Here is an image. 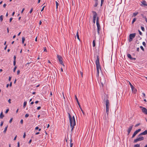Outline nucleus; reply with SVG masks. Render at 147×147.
Instances as JSON below:
<instances>
[{
	"label": "nucleus",
	"mask_w": 147,
	"mask_h": 147,
	"mask_svg": "<svg viewBox=\"0 0 147 147\" xmlns=\"http://www.w3.org/2000/svg\"><path fill=\"white\" fill-rule=\"evenodd\" d=\"M96 67L97 71V74L96 76L98 77L99 76V70H101V67L100 65L99 58V56H97V59L96 61Z\"/></svg>",
	"instance_id": "1"
},
{
	"label": "nucleus",
	"mask_w": 147,
	"mask_h": 147,
	"mask_svg": "<svg viewBox=\"0 0 147 147\" xmlns=\"http://www.w3.org/2000/svg\"><path fill=\"white\" fill-rule=\"evenodd\" d=\"M106 102V111L107 115L109 113V101L108 99H107L105 100Z\"/></svg>",
	"instance_id": "2"
},
{
	"label": "nucleus",
	"mask_w": 147,
	"mask_h": 147,
	"mask_svg": "<svg viewBox=\"0 0 147 147\" xmlns=\"http://www.w3.org/2000/svg\"><path fill=\"white\" fill-rule=\"evenodd\" d=\"M99 18L98 17H97L96 19V24L97 28V33L98 34H99V31L100 29V27L99 23Z\"/></svg>",
	"instance_id": "3"
},
{
	"label": "nucleus",
	"mask_w": 147,
	"mask_h": 147,
	"mask_svg": "<svg viewBox=\"0 0 147 147\" xmlns=\"http://www.w3.org/2000/svg\"><path fill=\"white\" fill-rule=\"evenodd\" d=\"M136 35V33H133L130 34L129 35V42H130L134 38Z\"/></svg>",
	"instance_id": "4"
},
{
	"label": "nucleus",
	"mask_w": 147,
	"mask_h": 147,
	"mask_svg": "<svg viewBox=\"0 0 147 147\" xmlns=\"http://www.w3.org/2000/svg\"><path fill=\"white\" fill-rule=\"evenodd\" d=\"M138 137V138L134 140V143H135L139 141H140L144 140V138L143 137H141V136Z\"/></svg>",
	"instance_id": "5"
},
{
	"label": "nucleus",
	"mask_w": 147,
	"mask_h": 147,
	"mask_svg": "<svg viewBox=\"0 0 147 147\" xmlns=\"http://www.w3.org/2000/svg\"><path fill=\"white\" fill-rule=\"evenodd\" d=\"M70 126L71 128V131L72 132V131L74 128V126L76 125L75 121H73L70 122Z\"/></svg>",
	"instance_id": "6"
},
{
	"label": "nucleus",
	"mask_w": 147,
	"mask_h": 147,
	"mask_svg": "<svg viewBox=\"0 0 147 147\" xmlns=\"http://www.w3.org/2000/svg\"><path fill=\"white\" fill-rule=\"evenodd\" d=\"M57 58H58L60 63L63 66H64L62 61V57L60 55H57Z\"/></svg>",
	"instance_id": "7"
},
{
	"label": "nucleus",
	"mask_w": 147,
	"mask_h": 147,
	"mask_svg": "<svg viewBox=\"0 0 147 147\" xmlns=\"http://www.w3.org/2000/svg\"><path fill=\"white\" fill-rule=\"evenodd\" d=\"M140 108L141 109L142 112L145 114H147V109L145 107L142 106H140Z\"/></svg>",
	"instance_id": "8"
},
{
	"label": "nucleus",
	"mask_w": 147,
	"mask_h": 147,
	"mask_svg": "<svg viewBox=\"0 0 147 147\" xmlns=\"http://www.w3.org/2000/svg\"><path fill=\"white\" fill-rule=\"evenodd\" d=\"M141 130V129H138L134 133L132 136V138H134L136 136V135L138 134V133L140 132Z\"/></svg>",
	"instance_id": "9"
},
{
	"label": "nucleus",
	"mask_w": 147,
	"mask_h": 147,
	"mask_svg": "<svg viewBox=\"0 0 147 147\" xmlns=\"http://www.w3.org/2000/svg\"><path fill=\"white\" fill-rule=\"evenodd\" d=\"M68 116L69 118L70 122L73 121L74 120L75 121V117L74 116H73L72 118L69 113H68Z\"/></svg>",
	"instance_id": "10"
},
{
	"label": "nucleus",
	"mask_w": 147,
	"mask_h": 147,
	"mask_svg": "<svg viewBox=\"0 0 147 147\" xmlns=\"http://www.w3.org/2000/svg\"><path fill=\"white\" fill-rule=\"evenodd\" d=\"M133 125H132L131 126H130L129 127L127 131L128 132V135H129L130 133V132L131 131L132 128H133Z\"/></svg>",
	"instance_id": "11"
},
{
	"label": "nucleus",
	"mask_w": 147,
	"mask_h": 147,
	"mask_svg": "<svg viewBox=\"0 0 147 147\" xmlns=\"http://www.w3.org/2000/svg\"><path fill=\"white\" fill-rule=\"evenodd\" d=\"M92 12L93 14V18L96 19V18L97 17V14L94 11H92Z\"/></svg>",
	"instance_id": "12"
},
{
	"label": "nucleus",
	"mask_w": 147,
	"mask_h": 147,
	"mask_svg": "<svg viewBox=\"0 0 147 147\" xmlns=\"http://www.w3.org/2000/svg\"><path fill=\"white\" fill-rule=\"evenodd\" d=\"M147 134V130H145L142 133L140 134L138 136H140L142 135H145Z\"/></svg>",
	"instance_id": "13"
},
{
	"label": "nucleus",
	"mask_w": 147,
	"mask_h": 147,
	"mask_svg": "<svg viewBox=\"0 0 147 147\" xmlns=\"http://www.w3.org/2000/svg\"><path fill=\"white\" fill-rule=\"evenodd\" d=\"M142 5H144V7H147V4L146 2L145 1H143L141 2Z\"/></svg>",
	"instance_id": "14"
},
{
	"label": "nucleus",
	"mask_w": 147,
	"mask_h": 147,
	"mask_svg": "<svg viewBox=\"0 0 147 147\" xmlns=\"http://www.w3.org/2000/svg\"><path fill=\"white\" fill-rule=\"evenodd\" d=\"M75 99L77 102V103L78 104V105L80 107V103L78 101V99L77 98V96H76V95H75Z\"/></svg>",
	"instance_id": "15"
},
{
	"label": "nucleus",
	"mask_w": 147,
	"mask_h": 147,
	"mask_svg": "<svg viewBox=\"0 0 147 147\" xmlns=\"http://www.w3.org/2000/svg\"><path fill=\"white\" fill-rule=\"evenodd\" d=\"M133 88H131L132 91L133 92H134V93H135L137 91V90L134 86L133 87Z\"/></svg>",
	"instance_id": "16"
},
{
	"label": "nucleus",
	"mask_w": 147,
	"mask_h": 147,
	"mask_svg": "<svg viewBox=\"0 0 147 147\" xmlns=\"http://www.w3.org/2000/svg\"><path fill=\"white\" fill-rule=\"evenodd\" d=\"M4 117V115H3V113L2 112H1L0 115V118L2 119Z\"/></svg>",
	"instance_id": "17"
},
{
	"label": "nucleus",
	"mask_w": 147,
	"mask_h": 147,
	"mask_svg": "<svg viewBox=\"0 0 147 147\" xmlns=\"http://www.w3.org/2000/svg\"><path fill=\"white\" fill-rule=\"evenodd\" d=\"M141 16H142V17L143 18H144L145 19V21H146V20H147V19L146 16H144V14H141Z\"/></svg>",
	"instance_id": "18"
},
{
	"label": "nucleus",
	"mask_w": 147,
	"mask_h": 147,
	"mask_svg": "<svg viewBox=\"0 0 147 147\" xmlns=\"http://www.w3.org/2000/svg\"><path fill=\"white\" fill-rule=\"evenodd\" d=\"M8 127V125H7L5 128L4 130L3 131V133H5L6 132V131H7V128Z\"/></svg>",
	"instance_id": "19"
},
{
	"label": "nucleus",
	"mask_w": 147,
	"mask_h": 147,
	"mask_svg": "<svg viewBox=\"0 0 147 147\" xmlns=\"http://www.w3.org/2000/svg\"><path fill=\"white\" fill-rule=\"evenodd\" d=\"M138 13V12L134 13H133V17L136 16Z\"/></svg>",
	"instance_id": "20"
},
{
	"label": "nucleus",
	"mask_w": 147,
	"mask_h": 147,
	"mask_svg": "<svg viewBox=\"0 0 147 147\" xmlns=\"http://www.w3.org/2000/svg\"><path fill=\"white\" fill-rule=\"evenodd\" d=\"M95 3L94 5V7H96L97 6L98 4V1H95Z\"/></svg>",
	"instance_id": "21"
},
{
	"label": "nucleus",
	"mask_w": 147,
	"mask_h": 147,
	"mask_svg": "<svg viewBox=\"0 0 147 147\" xmlns=\"http://www.w3.org/2000/svg\"><path fill=\"white\" fill-rule=\"evenodd\" d=\"M3 15H1L0 16V20L1 22L3 20Z\"/></svg>",
	"instance_id": "22"
},
{
	"label": "nucleus",
	"mask_w": 147,
	"mask_h": 147,
	"mask_svg": "<svg viewBox=\"0 0 147 147\" xmlns=\"http://www.w3.org/2000/svg\"><path fill=\"white\" fill-rule=\"evenodd\" d=\"M127 56L130 59L131 58V55L129 54H127Z\"/></svg>",
	"instance_id": "23"
},
{
	"label": "nucleus",
	"mask_w": 147,
	"mask_h": 147,
	"mask_svg": "<svg viewBox=\"0 0 147 147\" xmlns=\"http://www.w3.org/2000/svg\"><path fill=\"white\" fill-rule=\"evenodd\" d=\"M27 104V102L26 101H24V103L23 107L25 108Z\"/></svg>",
	"instance_id": "24"
},
{
	"label": "nucleus",
	"mask_w": 147,
	"mask_h": 147,
	"mask_svg": "<svg viewBox=\"0 0 147 147\" xmlns=\"http://www.w3.org/2000/svg\"><path fill=\"white\" fill-rule=\"evenodd\" d=\"M76 36H77V38L79 40H80V38H79V34H78V32H77V33H76Z\"/></svg>",
	"instance_id": "25"
},
{
	"label": "nucleus",
	"mask_w": 147,
	"mask_h": 147,
	"mask_svg": "<svg viewBox=\"0 0 147 147\" xmlns=\"http://www.w3.org/2000/svg\"><path fill=\"white\" fill-rule=\"evenodd\" d=\"M140 146L139 144H136L134 145V147H140Z\"/></svg>",
	"instance_id": "26"
},
{
	"label": "nucleus",
	"mask_w": 147,
	"mask_h": 147,
	"mask_svg": "<svg viewBox=\"0 0 147 147\" xmlns=\"http://www.w3.org/2000/svg\"><path fill=\"white\" fill-rule=\"evenodd\" d=\"M95 46V40H94L93 41V46L94 47Z\"/></svg>",
	"instance_id": "27"
},
{
	"label": "nucleus",
	"mask_w": 147,
	"mask_h": 147,
	"mask_svg": "<svg viewBox=\"0 0 147 147\" xmlns=\"http://www.w3.org/2000/svg\"><path fill=\"white\" fill-rule=\"evenodd\" d=\"M55 3H56V9H57L58 8V6L59 5V4H58V3L57 2V1H56Z\"/></svg>",
	"instance_id": "28"
},
{
	"label": "nucleus",
	"mask_w": 147,
	"mask_h": 147,
	"mask_svg": "<svg viewBox=\"0 0 147 147\" xmlns=\"http://www.w3.org/2000/svg\"><path fill=\"white\" fill-rule=\"evenodd\" d=\"M25 40V38L24 37H23L22 38V43L23 44L24 43Z\"/></svg>",
	"instance_id": "29"
},
{
	"label": "nucleus",
	"mask_w": 147,
	"mask_h": 147,
	"mask_svg": "<svg viewBox=\"0 0 147 147\" xmlns=\"http://www.w3.org/2000/svg\"><path fill=\"white\" fill-rule=\"evenodd\" d=\"M136 19L135 18H134L133 19V21H132V24H134V22L136 21Z\"/></svg>",
	"instance_id": "30"
},
{
	"label": "nucleus",
	"mask_w": 147,
	"mask_h": 147,
	"mask_svg": "<svg viewBox=\"0 0 147 147\" xmlns=\"http://www.w3.org/2000/svg\"><path fill=\"white\" fill-rule=\"evenodd\" d=\"M141 30L143 31H145V29L143 27V26H141Z\"/></svg>",
	"instance_id": "31"
},
{
	"label": "nucleus",
	"mask_w": 147,
	"mask_h": 147,
	"mask_svg": "<svg viewBox=\"0 0 147 147\" xmlns=\"http://www.w3.org/2000/svg\"><path fill=\"white\" fill-rule=\"evenodd\" d=\"M71 141H72V140L71 139L70 140V147H72V146H73V144L71 143Z\"/></svg>",
	"instance_id": "32"
},
{
	"label": "nucleus",
	"mask_w": 147,
	"mask_h": 147,
	"mask_svg": "<svg viewBox=\"0 0 147 147\" xmlns=\"http://www.w3.org/2000/svg\"><path fill=\"white\" fill-rule=\"evenodd\" d=\"M129 84L131 87V88H133V86L132 85V84H131L130 82H129Z\"/></svg>",
	"instance_id": "33"
},
{
	"label": "nucleus",
	"mask_w": 147,
	"mask_h": 147,
	"mask_svg": "<svg viewBox=\"0 0 147 147\" xmlns=\"http://www.w3.org/2000/svg\"><path fill=\"white\" fill-rule=\"evenodd\" d=\"M29 116V115L28 114H26V115H25V117H26V118H27V117H28Z\"/></svg>",
	"instance_id": "34"
},
{
	"label": "nucleus",
	"mask_w": 147,
	"mask_h": 147,
	"mask_svg": "<svg viewBox=\"0 0 147 147\" xmlns=\"http://www.w3.org/2000/svg\"><path fill=\"white\" fill-rule=\"evenodd\" d=\"M104 0H101V6L102 5V4L104 2Z\"/></svg>",
	"instance_id": "35"
},
{
	"label": "nucleus",
	"mask_w": 147,
	"mask_h": 147,
	"mask_svg": "<svg viewBox=\"0 0 147 147\" xmlns=\"http://www.w3.org/2000/svg\"><path fill=\"white\" fill-rule=\"evenodd\" d=\"M33 11V8H32L30 10V11L29 12V13H32V11Z\"/></svg>",
	"instance_id": "36"
},
{
	"label": "nucleus",
	"mask_w": 147,
	"mask_h": 147,
	"mask_svg": "<svg viewBox=\"0 0 147 147\" xmlns=\"http://www.w3.org/2000/svg\"><path fill=\"white\" fill-rule=\"evenodd\" d=\"M136 59V58H133V57H132L131 58V59H130V60H132V61H134Z\"/></svg>",
	"instance_id": "37"
},
{
	"label": "nucleus",
	"mask_w": 147,
	"mask_h": 147,
	"mask_svg": "<svg viewBox=\"0 0 147 147\" xmlns=\"http://www.w3.org/2000/svg\"><path fill=\"white\" fill-rule=\"evenodd\" d=\"M138 32H139L140 34L141 35H142V32L139 30H138Z\"/></svg>",
	"instance_id": "38"
},
{
	"label": "nucleus",
	"mask_w": 147,
	"mask_h": 147,
	"mask_svg": "<svg viewBox=\"0 0 147 147\" xmlns=\"http://www.w3.org/2000/svg\"><path fill=\"white\" fill-rule=\"evenodd\" d=\"M43 48H44V51H45V52H47V50H46V47H44Z\"/></svg>",
	"instance_id": "39"
},
{
	"label": "nucleus",
	"mask_w": 147,
	"mask_h": 147,
	"mask_svg": "<svg viewBox=\"0 0 147 147\" xmlns=\"http://www.w3.org/2000/svg\"><path fill=\"white\" fill-rule=\"evenodd\" d=\"M142 44L144 46H146V44L145 42H142Z\"/></svg>",
	"instance_id": "40"
},
{
	"label": "nucleus",
	"mask_w": 147,
	"mask_h": 147,
	"mask_svg": "<svg viewBox=\"0 0 147 147\" xmlns=\"http://www.w3.org/2000/svg\"><path fill=\"white\" fill-rule=\"evenodd\" d=\"M16 68H17V67H16V66H15V67H14V69H13V72H15V71H16Z\"/></svg>",
	"instance_id": "41"
},
{
	"label": "nucleus",
	"mask_w": 147,
	"mask_h": 147,
	"mask_svg": "<svg viewBox=\"0 0 147 147\" xmlns=\"http://www.w3.org/2000/svg\"><path fill=\"white\" fill-rule=\"evenodd\" d=\"M26 136V134L25 133H24V134L23 137L24 138H25Z\"/></svg>",
	"instance_id": "42"
},
{
	"label": "nucleus",
	"mask_w": 147,
	"mask_h": 147,
	"mask_svg": "<svg viewBox=\"0 0 147 147\" xmlns=\"http://www.w3.org/2000/svg\"><path fill=\"white\" fill-rule=\"evenodd\" d=\"M3 122L2 121L1 123L0 124V126L1 127L3 125Z\"/></svg>",
	"instance_id": "43"
},
{
	"label": "nucleus",
	"mask_w": 147,
	"mask_h": 147,
	"mask_svg": "<svg viewBox=\"0 0 147 147\" xmlns=\"http://www.w3.org/2000/svg\"><path fill=\"white\" fill-rule=\"evenodd\" d=\"M12 120H13V118H11L10 119V120L9 121V123H11V122H12Z\"/></svg>",
	"instance_id": "44"
},
{
	"label": "nucleus",
	"mask_w": 147,
	"mask_h": 147,
	"mask_svg": "<svg viewBox=\"0 0 147 147\" xmlns=\"http://www.w3.org/2000/svg\"><path fill=\"white\" fill-rule=\"evenodd\" d=\"M140 48L143 51H144V49L143 47L142 46H141Z\"/></svg>",
	"instance_id": "45"
},
{
	"label": "nucleus",
	"mask_w": 147,
	"mask_h": 147,
	"mask_svg": "<svg viewBox=\"0 0 147 147\" xmlns=\"http://www.w3.org/2000/svg\"><path fill=\"white\" fill-rule=\"evenodd\" d=\"M96 19L93 18V22L94 24L95 23Z\"/></svg>",
	"instance_id": "46"
},
{
	"label": "nucleus",
	"mask_w": 147,
	"mask_h": 147,
	"mask_svg": "<svg viewBox=\"0 0 147 147\" xmlns=\"http://www.w3.org/2000/svg\"><path fill=\"white\" fill-rule=\"evenodd\" d=\"M142 94H143V96H144V98H146V95H145V94L144 93H142Z\"/></svg>",
	"instance_id": "47"
},
{
	"label": "nucleus",
	"mask_w": 147,
	"mask_h": 147,
	"mask_svg": "<svg viewBox=\"0 0 147 147\" xmlns=\"http://www.w3.org/2000/svg\"><path fill=\"white\" fill-rule=\"evenodd\" d=\"M16 64V61H13V65L14 66Z\"/></svg>",
	"instance_id": "48"
},
{
	"label": "nucleus",
	"mask_w": 147,
	"mask_h": 147,
	"mask_svg": "<svg viewBox=\"0 0 147 147\" xmlns=\"http://www.w3.org/2000/svg\"><path fill=\"white\" fill-rule=\"evenodd\" d=\"M20 70H18V71H17V74L18 75H19L20 74Z\"/></svg>",
	"instance_id": "49"
},
{
	"label": "nucleus",
	"mask_w": 147,
	"mask_h": 147,
	"mask_svg": "<svg viewBox=\"0 0 147 147\" xmlns=\"http://www.w3.org/2000/svg\"><path fill=\"white\" fill-rule=\"evenodd\" d=\"M11 99H9V100H8V102L9 103H11Z\"/></svg>",
	"instance_id": "50"
},
{
	"label": "nucleus",
	"mask_w": 147,
	"mask_h": 147,
	"mask_svg": "<svg viewBox=\"0 0 147 147\" xmlns=\"http://www.w3.org/2000/svg\"><path fill=\"white\" fill-rule=\"evenodd\" d=\"M12 19H13V18H10V19H9V22H11V21L12 20Z\"/></svg>",
	"instance_id": "51"
},
{
	"label": "nucleus",
	"mask_w": 147,
	"mask_h": 147,
	"mask_svg": "<svg viewBox=\"0 0 147 147\" xmlns=\"http://www.w3.org/2000/svg\"><path fill=\"white\" fill-rule=\"evenodd\" d=\"M45 7V6L43 7L42 8L41 11H42L43 10Z\"/></svg>",
	"instance_id": "52"
},
{
	"label": "nucleus",
	"mask_w": 147,
	"mask_h": 147,
	"mask_svg": "<svg viewBox=\"0 0 147 147\" xmlns=\"http://www.w3.org/2000/svg\"><path fill=\"white\" fill-rule=\"evenodd\" d=\"M140 125V123H138V124H136V125H135V127H137L139 125Z\"/></svg>",
	"instance_id": "53"
},
{
	"label": "nucleus",
	"mask_w": 147,
	"mask_h": 147,
	"mask_svg": "<svg viewBox=\"0 0 147 147\" xmlns=\"http://www.w3.org/2000/svg\"><path fill=\"white\" fill-rule=\"evenodd\" d=\"M16 56H14V61H16Z\"/></svg>",
	"instance_id": "54"
},
{
	"label": "nucleus",
	"mask_w": 147,
	"mask_h": 147,
	"mask_svg": "<svg viewBox=\"0 0 147 147\" xmlns=\"http://www.w3.org/2000/svg\"><path fill=\"white\" fill-rule=\"evenodd\" d=\"M18 147H20V142H18Z\"/></svg>",
	"instance_id": "55"
},
{
	"label": "nucleus",
	"mask_w": 147,
	"mask_h": 147,
	"mask_svg": "<svg viewBox=\"0 0 147 147\" xmlns=\"http://www.w3.org/2000/svg\"><path fill=\"white\" fill-rule=\"evenodd\" d=\"M9 111V110L8 109H7L6 110V111H5V113H7V112H8V111Z\"/></svg>",
	"instance_id": "56"
},
{
	"label": "nucleus",
	"mask_w": 147,
	"mask_h": 147,
	"mask_svg": "<svg viewBox=\"0 0 147 147\" xmlns=\"http://www.w3.org/2000/svg\"><path fill=\"white\" fill-rule=\"evenodd\" d=\"M25 10V8H24L23 9H22V11H21V13H22L24 11V10Z\"/></svg>",
	"instance_id": "57"
},
{
	"label": "nucleus",
	"mask_w": 147,
	"mask_h": 147,
	"mask_svg": "<svg viewBox=\"0 0 147 147\" xmlns=\"http://www.w3.org/2000/svg\"><path fill=\"white\" fill-rule=\"evenodd\" d=\"M20 123H21V124H22L23 123V119H21L20 121Z\"/></svg>",
	"instance_id": "58"
},
{
	"label": "nucleus",
	"mask_w": 147,
	"mask_h": 147,
	"mask_svg": "<svg viewBox=\"0 0 147 147\" xmlns=\"http://www.w3.org/2000/svg\"><path fill=\"white\" fill-rule=\"evenodd\" d=\"M39 129V127H36L35 128V130L38 129Z\"/></svg>",
	"instance_id": "59"
},
{
	"label": "nucleus",
	"mask_w": 147,
	"mask_h": 147,
	"mask_svg": "<svg viewBox=\"0 0 147 147\" xmlns=\"http://www.w3.org/2000/svg\"><path fill=\"white\" fill-rule=\"evenodd\" d=\"M6 5V4L5 3L3 5V7L4 8H5Z\"/></svg>",
	"instance_id": "60"
},
{
	"label": "nucleus",
	"mask_w": 147,
	"mask_h": 147,
	"mask_svg": "<svg viewBox=\"0 0 147 147\" xmlns=\"http://www.w3.org/2000/svg\"><path fill=\"white\" fill-rule=\"evenodd\" d=\"M11 77H9V81H10L11 80Z\"/></svg>",
	"instance_id": "61"
},
{
	"label": "nucleus",
	"mask_w": 147,
	"mask_h": 147,
	"mask_svg": "<svg viewBox=\"0 0 147 147\" xmlns=\"http://www.w3.org/2000/svg\"><path fill=\"white\" fill-rule=\"evenodd\" d=\"M41 107H38L37 108V109L38 110H39L40 109Z\"/></svg>",
	"instance_id": "62"
},
{
	"label": "nucleus",
	"mask_w": 147,
	"mask_h": 147,
	"mask_svg": "<svg viewBox=\"0 0 147 147\" xmlns=\"http://www.w3.org/2000/svg\"><path fill=\"white\" fill-rule=\"evenodd\" d=\"M16 138H17V136H16L15 137V138H14V139H13V140H16Z\"/></svg>",
	"instance_id": "63"
},
{
	"label": "nucleus",
	"mask_w": 147,
	"mask_h": 147,
	"mask_svg": "<svg viewBox=\"0 0 147 147\" xmlns=\"http://www.w3.org/2000/svg\"><path fill=\"white\" fill-rule=\"evenodd\" d=\"M31 142H32V140H31H31H29V142H28V143H29V144H30V143H31Z\"/></svg>",
	"instance_id": "64"
}]
</instances>
